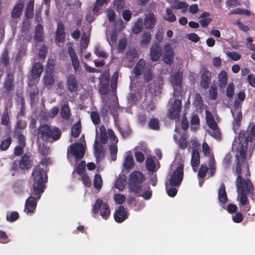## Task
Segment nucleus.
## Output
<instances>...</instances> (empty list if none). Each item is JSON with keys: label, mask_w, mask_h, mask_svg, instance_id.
Instances as JSON below:
<instances>
[{"label": "nucleus", "mask_w": 255, "mask_h": 255, "mask_svg": "<svg viewBox=\"0 0 255 255\" xmlns=\"http://www.w3.org/2000/svg\"><path fill=\"white\" fill-rule=\"evenodd\" d=\"M255 136V125L252 127L249 132L246 133L245 131H241L239 134L238 140H235L233 142L232 149L238 152L236 155L239 161L238 163H240V160L243 161L251 156V154L247 152L248 142L251 141Z\"/></svg>", "instance_id": "f257e3e1"}, {"label": "nucleus", "mask_w": 255, "mask_h": 255, "mask_svg": "<svg viewBox=\"0 0 255 255\" xmlns=\"http://www.w3.org/2000/svg\"><path fill=\"white\" fill-rule=\"evenodd\" d=\"M178 144L182 149L178 151L175 155L174 160L171 165L173 169V172L170 177L169 182L170 185L173 186L180 185L183 176V166L185 156L183 149L186 147V143L185 141V139L182 138Z\"/></svg>", "instance_id": "f03ea898"}, {"label": "nucleus", "mask_w": 255, "mask_h": 255, "mask_svg": "<svg viewBox=\"0 0 255 255\" xmlns=\"http://www.w3.org/2000/svg\"><path fill=\"white\" fill-rule=\"evenodd\" d=\"M49 159H43L41 162L34 168L33 173V189L34 195H37V199L40 198V193L44 192L45 183L47 180V165L49 163Z\"/></svg>", "instance_id": "7ed1b4c3"}, {"label": "nucleus", "mask_w": 255, "mask_h": 255, "mask_svg": "<svg viewBox=\"0 0 255 255\" xmlns=\"http://www.w3.org/2000/svg\"><path fill=\"white\" fill-rule=\"evenodd\" d=\"M242 165L237 163L236 167V173L238 175L236 180V186L238 191V198L240 205H245L247 204L248 199L247 195L253 191V186L249 180H245L241 177L242 174L241 170Z\"/></svg>", "instance_id": "20e7f679"}, {"label": "nucleus", "mask_w": 255, "mask_h": 255, "mask_svg": "<svg viewBox=\"0 0 255 255\" xmlns=\"http://www.w3.org/2000/svg\"><path fill=\"white\" fill-rule=\"evenodd\" d=\"M96 139L94 145L95 156L97 160L103 156V146L101 144L107 142L108 136L106 128L103 126L98 127L96 129Z\"/></svg>", "instance_id": "39448f33"}, {"label": "nucleus", "mask_w": 255, "mask_h": 255, "mask_svg": "<svg viewBox=\"0 0 255 255\" xmlns=\"http://www.w3.org/2000/svg\"><path fill=\"white\" fill-rule=\"evenodd\" d=\"M246 95L243 92H240L238 94V99L234 103L233 108L231 109V113L234 118L233 123V129L235 131L237 128L241 125L242 120V114L241 112L242 103L244 101Z\"/></svg>", "instance_id": "423d86ee"}, {"label": "nucleus", "mask_w": 255, "mask_h": 255, "mask_svg": "<svg viewBox=\"0 0 255 255\" xmlns=\"http://www.w3.org/2000/svg\"><path fill=\"white\" fill-rule=\"evenodd\" d=\"M80 140L83 142V143H74L68 148L67 157L71 164H73L72 156L75 157L76 160L82 158L85 154L86 144L84 137L82 136Z\"/></svg>", "instance_id": "0eeeda50"}, {"label": "nucleus", "mask_w": 255, "mask_h": 255, "mask_svg": "<svg viewBox=\"0 0 255 255\" xmlns=\"http://www.w3.org/2000/svg\"><path fill=\"white\" fill-rule=\"evenodd\" d=\"M144 179L143 175L139 171H134L130 175L128 184L129 190L135 193H140V183Z\"/></svg>", "instance_id": "6e6552de"}, {"label": "nucleus", "mask_w": 255, "mask_h": 255, "mask_svg": "<svg viewBox=\"0 0 255 255\" xmlns=\"http://www.w3.org/2000/svg\"><path fill=\"white\" fill-rule=\"evenodd\" d=\"M93 213L97 215L99 212L103 219H107L110 215V210L107 203L98 199L92 209Z\"/></svg>", "instance_id": "1a4fd4ad"}, {"label": "nucleus", "mask_w": 255, "mask_h": 255, "mask_svg": "<svg viewBox=\"0 0 255 255\" xmlns=\"http://www.w3.org/2000/svg\"><path fill=\"white\" fill-rule=\"evenodd\" d=\"M205 115L207 123L210 128V129L208 130L209 134L216 139L220 138V131L212 115L207 110L206 111Z\"/></svg>", "instance_id": "9d476101"}, {"label": "nucleus", "mask_w": 255, "mask_h": 255, "mask_svg": "<svg viewBox=\"0 0 255 255\" xmlns=\"http://www.w3.org/2000/svg\"><path fill=\"white\" fill-rule=\"evenodd\" d=\"M182 107V103L180 100L176 99L173 102L170 101L167 111V116L170 119H178L179 118Z\"/></svg>", "instance_id": "9b49d317"}, {"label": "nucleus", "mask_w": 255, "mask_h": 255, "mask_svg": "<svg viewBox=\"0 0 255 255\" xmlns=\"http://www.w3.org/2000/svg\"><path fill=\"white\" fill-rule=\"evenodd\" d=\"M133 73L136 77L144 73V79L147 82L149 81L152 79V74L149 70H146L145 62L142 59H139L136 63L134 67Z\"/></svg>", "instance_id": "f8f14e48"}, {"label": "nucleus", "mask_w": 255, "mask_h": 255, "mask_svg": "<svg viewBox=\"0 0 255 255\" xmlns=\"http://www.w3.org/2000/svg\"><path fill=\"white\" fill-rule=\"evenodd\" d=\"M202 150L204 154L208 156V164L210 169L209 173L212 176L215 171V162L214 158L212 155H210V148L209 145L206 142H204L202 144Z\"/></svg>", "instance_id": "ddd939ff"}, {"label": "nucleus", "mask_w": 255, "mask_h": 255, "mask_svg": "<svg viewBox=\"0 0 255 255\" xmlns=\"http://www.w3.org/2000/svg\"><path fill=\"white\" fill-rule=\"evenodd\" d=\"M174 49L170 44H166L164 46L162 60L167 64H171L174 59Z\"/></svg>", "instance_id": "4468645a"}, {"label": "nucleus", "mask_w": 255, "mask_h": 255, "mask_svg": "<svg viewBox=\"0 0 255 255\" xmlns=\"http://www.w3.org/2000/svg\"><path fill=\"white\" fill-rule=\"evenodd\" d=\"M156 18L155 15L152 12H148L145 14L144 18V25L146 29H152L156 25Z\"/></svg>", "instance_id": "2eb2a0df"}, {"label": "nucleus", "mask_w": 255, "mask_h": 255, "mask_svg": "<svg viewBox=\"0 0 255 255\" xmlns=\"http://www.w3.org/2000/svg\"><path fill=\"white\" fill-rule=\"evenodd\" d=\"M68 52L70 56L75 72H79L80 70V62L76 52L72 48L70 47L68 48Z\"/></svg>", "instance_id": "dca6fc26"}, {"label": "nucleus", "mask_w": 255, "mask_h": 255, "mask_svg": "<svg viewBox=\"0 0 255 255\" xmlns=\"http://www.w3.org/2000/svg\"><path fill=\"white\" fill-rule=\"evenodd\" d=\"M127 217V213L125 208L121 206L116 211L114 214V218L116 222H123Z\"/></svg>", "instance_id": "f3484780"}, {"label": "nucleus", "mask_w": 255, "mask_h": 255, "mask_svg": "<svg viewBox=\"0 0 255 255\" xmlns=\"http://www.w3.org/2000/svg\"><path fill=\"white\" fill-rule=\"evenodd\" d=\"M182 73L177 71L171 76V81L174 89L176 91H179L181 83Z\"/></svg>", "instance_id": "a211bd4d"}, {"label": "nucleus", "mask_w": 255, "mask_h": 255, "mask_svg": "<svg viewBox=\"0 0 255 255\" xmlns=\"http://www.w3.org/2000/svg\"><path fill=\"white\" fill-rule=\"evenodd\" d=\"M161 48L158 44H153L150 50L151 59L153 61H157L161 55Z\"/></svg>", "instance_id": "6ab92c4d"}, {"label": "nucleus", "mask_w": 255, "mask_h": 255, "mask_svg": "<svg viewBox=\"0 0 255 255\" xmlns=\"http://www.w3.org/2000/svg\"><path fill=\"white\" fill-rule=\"evenodd\" d=\"M36 199L32 196H30L26 200L24 211L27 213L33 212L36 208Z\"/></svg>", "instance_id": "aec40b11"}, {"label": "nucleus", "mask_w": 255, "mask_h": 255, "mask_svg": "<svg viewBox=\"0 0 255 255\" xmlns=\"http://www.w3.org/2000/svg\"><path fill=\"white\" fill-rule=\"evenodd\" d=\"M43 70V66L39 63H36L31 70V76L33 80L39 78Z\"/></svg>", "instance_id": "412c9836"}, {"label": "nucleus", "mask_w": 255, "mask_h": 255, "mask_svg": "<svg viewBox=\"0 0 255 255\" xmlns=\"http://www.w3.org/2000/svg\"><path fill=\"white\" fill-rule=\"evenodd\" d=\"M191 165L193 170L196 171V167L200 162V156L198 150L193 149L191 157Z\"/></svg>", "instance_id": "4be33fe9"}, {"label": "nucleus", "mask_w": 255, "mask_h": 255, "mask_svg": "<svg viewBox=\"0 0 255 255\" xmlns=\"http://www.w3.org/2000/svg\"><path fill=\"white\" fill-rule=\"evenodd\" d=\"M211 74L210 72L208 71L205 70L202 75L201 77V86L204 88H207L209 85V83L211 81Z\"/></svg>", "instance_id": "5701e85b"}, {"label": "nucleus", "mask_w": 255, "mask_h": 255, "mask_svg": "<svg viewBox=\"0 0 255 255\" xmlns=\"http://www.w3.org/2000/svg\"><path fill=\"white\" fill-rule=\"evenodd\" d=\"M65 38V29L64 26L61 23L58 24L56 30V40L59 43L63 42Z\"/></svg>", "instance_id": "b1692460"}, {"label": "nucleus", "mask_w": 255, "mask_h": 255, "mask_svg": "<svg viewBox=\"0 0 255 255\" xmlns=\"http://www.w3.org/2000/svg\"><path fill=\"white\" fill-rule=\"evenodd\" d=\"M127 184L126 177L125 175H120L115 183V187L119 191H122Z\"/></svg>", "instance_id": "393cba45"}, {"label": "nucleus", "mask_w": 255, "mask_h": 255, "mask_svg": "<svg viewBox=\"0 0 255 255\" xmlns=\"http://www.w3.org/2000/svg\"><path fill=\"white\" fill-rule=\"evenodd\" d=\"M67 84L68 89L71 91H75L76 90L78 84L73 75H70L67 78Z\"/></svg>", "instance_id": "a878e982"}, {"label": "nucleus", "mask_w": 255, "mask_h": 255, "mask_svg": "<svg viewBox=\"0 0 255 255\" xmlns=\"http://www.w3.org/2000/svg\"><path fill=\"white\" fill-rule=\"evenodd\" d=\"M20 167L23 169L29 168L31 166L30 156L28 155H24L20 161Z\"/></svg>", "instance_id": "bb28decb"}, {"label": "nucleus", "mask_w": 255, "mask_h": 255, "mask_svg": "<svg viewBox=\"0 0 255 255\" xmlns=\"http://www.w3.org/2000/svg\"><path fill=\"white\" fill-rule=\"evenodd\" d=\"M218 199L220 202L226 203L227 201V196L225 190V186L223 183L221 184L218 190Z\"/></svg>", "instance_id": "cd10ccee"}, {"label": "nucleus", "mask_w": 255, "mask_h": 255, "mask_svg": "<svg viewBox=\"0 0 255 255\" xmlns=\"http://www.w3.org/2000/svg\"><path fill=\"white\" fill-rule=\"evenodd\" d=\"M218 84L220 87H224L227 83L228 74L225 71H222L218 75Z\"/></svg>", "instance_id": "c85d7f7f"}, {"label": "nucleus", "mask_w": 255, "mask_h": 255, "mask_svg": "<svg viewBox=\"0 0 255 255\" xmlns=\"http://www.w3.org/2000/svg\"><path fill=\"white\" fill-rule=\"evenodd\" d=\"M51 129L47 125H41L39 128V134L43 138L47 139L50 136Z\"/></svg>", "instance_id": "c756f323"}, {"label": "nucleus", "mask_w": 255, "mask_h": 255, "mask_svg": "<svg viewBox=\"0 0 255 255\" xmlns=\"http://www.w3.org/2000/svg\"><path fill=\"white\" fill-rule=\"evenodd\" d=\"M118 108V104L116 101L114 102L112 107L108 106L107 104L104 105L102 110L101 113L102 116H105L106 114L109 111L111 113L114 115V111Z\"/></svg>", "instance_id": "7c9ffc66"}, {"label": "nucleus", "mask_w": 255, "mask_h": 255, "mask_svg": "<svg viewBox=\"0 0 255 255\" xmlns=\"http://www.w3.org/2000/svg\"><path fill=\"white\" fill-rule=\"evenodd\" d=\"M134 164V160L132 155L130 154H128L126 156L123 165L127 169H130L133 167Z\"/></svg>", "instance_id": "2f4dec72"}, {"label": "nucleus", "mask_w": 255, "mask_h": 255, "mask_svg": "<svg viewBox=\"0 0 255 255\" xmlns=\"http://www.w3.org/2000/svg\"><path fill=\"white\" fill-rule=\"evenodd\" d=\"M188 4L186 2L177 1L175 2L173 8L176 9H181L183 13H185L188 8Z\"/></svg>", "instance_id": "473e14b6"}, {"label": "nucleus", "mask_w": 255, "mask_h": 255, "mask_svg": "<svg viewBox=\"0 0 255 255\" xmlns=\"http://www.w3.org/2000/svg\"><path fill=\"white\" fill-rule=\"evenodd\" d=\"M163 19L168 22H172L176 20V16L170 8H166V13L163 16Z\"/></svg>", "instance_id": "72a5a7b5"}, {"label": "nucleus", "mask_w": 255, "mask_h": 255, "mask_svg": "<svg viewBox=\"0 0 255 255\" xmlns=\"http://www.w3.org/2000/svg\"><path fill=\"white\" fill-rule=\"evenodd\" d=\"M24 5L22 3H18L13 8L12 12L13 17L17 18L19 17L22 12Z\"/></svg>", "instance_id": "f704fd0d"}, {"label": "nucleus", "mask_w": 255, "mask_h": 255, "mask_svg": "<svg viewBox=\"0 0 255 255\" xmlns=\"http://www.w3.org/2000/svg\"><path fill=\"white\" fill-rule=\"evenodd\" d=\"M193 104L200 109L204 107L202 98L199 94L197 93L194 95Z\"/></svg>", "instance_id": "c9c22d12"}, {"label": "nucleus", "mask_w": 255, "mask_h": 255, "mask_svg": "<svg viewBox=\"0 0 255 255\" xmlns=\"http://www.w3.org/2000/svg\"><path fill=\"white\" fill-rule=\"evenodd\" d=\"M60 114L64 119L67 120L70 118L71 113L69 107L67 105H64L61 107Z\"/></svg>", "instance_id": "e433bc0d"}, {"label": "nucleus", "mask_w": 255, "mask_h": 255, "mask_svg": "<svg viewBox=\"0 0 255 255\" xmlns=\"http://www.w3.org/2000/svg\"><path fill=\"white\" fill-rule=\"evenodd\" d=\"M43 27L40 24H38L35 28V39L37 41H41L43 38Z\"/></svg>", "instance_id": "4c0bfd02"}, {"label": "nucleus", "mask_w": 255, "mask_h": 255, "mask_svg": "<svg viewBox=\"0 0 255 255\" xmlns=\"http://www.w3.org/2000/svg\"><path fill=\"white\" fill-rule=\"evenodd\" d=\"M142 20L141 19H138L135 22L134 26L132 27V32L135 34L140 33L142 28Z\"/></svg>", "instance_id": "58836bf2"}, {"label": "nucleus", "mask_w": 255, "mask_h": 255, "mask_svg": "<svg viewBox=\"0 0 255 255\" xmlns=\"http://www.w3.org/2000/svg\"><path fill=\"white\" fill-rule=\"evenodd\" d=\"M104 79L106 81L105 83H103V86L100 88V91L102 94H105L106 92V91L108 88V82H109L108 76H103L101 78V79H100L101 85H102L103 84V81Z\"/></svg>", "instance_id": "ea45409f"}, {"label": "nucleus", "mask_w": 255, "mask_h": 255, "mask_svg": "<svg viewBox=\"0 0 255 255\" xmlns=\"http://www.w3.org/2000/svg\"><path fill=\"white\" fill-rule=\"evenodd\" d=\"M81 132V124L80 122H77L72 127L71 129V135L73 137H77L79 136Z\"/></svg>", "instance_id": "a19ab883"}, {"label": "nucleus", "mask_w": 255, "mask_h": 255, "mask_svg": "<svg viewBox=\"0 0 255 255\" xmlns=\"http://www.w3.org/2000/svg\"><path fill=\"white\" fill-rule=\"evenodd\" d=\"M34 1L30 0L27 5L25 10L26 16L28 18L32 17L33 13Z\"/></svg>", "instance_id": "79ce46f5"}, {"label": "nucleus", "mask_w": 255, "mask_h": 255, "mask_svg": "<svg viewBox=\"0 0 255 255\" xmlns=\"http://www.w3.org/2000/svg\"><path fill=\"white\" fill-rule=\"evenodd\" d=\"M140 150L139 146H137L134 148L135 157L136 160L138 162H142L144 160V156L142 152L139 151Z\"/></svg>", "instance_id": "37998d69"}, {"label": "nucleus", "mask_w": 255, "mask_h": 255, "mask_svg": "<svg viewBox=\"0 0 255 255\" xmlns=\"http://www.w3.org/2000/svg\"><path fill=\"white\" fill-rule=\"evenodd\" d=\"M102 183L103 181L101 176L98 174H95L94 180L95 188L97 190H100L102 187Z\"/></svg>", "instance_id": "c03bdc74"}, {"label": "nucleus", "mask_w": 255, "mask_h": 255, "mask_svg": "<svg viewBox=\"0 0 255 255\" xmlns=\"http://www.w3.org/2000/svg\"><path fill=\"white\" fill-rule=\"evenodd\" d=\"M146 167L150 172H153L156 168L154 160L151 158H147L145 162Z\"/></svg>", "instance_id": "a18cd8bd"}, {"label": "nucleus", "mask_w": 255, "mask_h": 255, "mask_svg": "<svg viewBox=\"0 0 255 255\" xmlns=\"http://www.w3.org/2000/svg\"><path fill=\"white\" fill-rule=\"evenodd\" d=\"M114 4L117 10L121 12L125 7V0H115Z\"/></svg>", "instance_id": "49530a36"}, {"label": "nucleus", "mask_w": 255, "mask_h": 255, "mask_svg": "<svg viewBox=\"0 0 255 255\" xmlns=\"http://www.w3.org/2000/svg\"><path fill=\"white\" fill-rule=\"evenodd\" d=\"M108 3V0H97L94 4V6L93 8V11L95 13H97L100 7L104 5V4H106Z\"/></svg>", "instance_id": "de8ad7c7"}, {"label": "nucleus", "mask_w": 255, "mask_h": 255, "mask_svg": "<svg viewBox=\"0 0 255 255\" xmlns=\"http://www.w3.org/2000/svg\"><path fill=\"white\" fill-rule=\"evenodd\" d=\"M107 39L110 44L112 46L116 44L117 41V36L115 32H112L109 34L107 33Z\"/></svg>", "instance_id": "09e8293b"}, {"label": "nucleus", "mask_w": 255, "mask_h": 255, "mask_svg": "<svg viewBox=\"0 0 255 255\" xmlns=\"http://www.w3.org/2000/svg\"><path fill=\"white\" fill-rule=\"evenodd\" d=\"M155 85V89L154 90V92L155 95L158 94L160 93V89L162 88L163 83L162 80L161 78H158L157 81H154Z\"/></svg>", "instance_id": "8fccbe9b"}, {"label": "nucleus", "mask_w": 255, "mask_h": 255, "mask_svg": "<svg viewBox=\"0 0 255 255\" xmlns=\"http://www.w3.org/2000/svg\"><path fill=\"white\" fill-rule=\"evenodd\" d=\"M150 34L148 32H145L143 34L142 36L141 40L140 41V44L143 46L146 45L150 42Z\"/></svg>", "instance_id": "3c124183"}, {"label": "nucleus", "mask_w": 255, "mask_h": 255, "mask_svg": "<svg viewBox=\"0 0 255 255\" xmlns=\"http://www.w3.org/2000/svg\"><path fill=\"white\" fill-rule=\"evenodd\" d=\"M226 54L228 57L234 61H238L241 57L240 53L235 52H227Z\"/></svg>", "instance_id": "603ef678"}, {"label": "nucleus", "mask_w": 255, "mask_h": 255, "mask_svg": "<svg viewBox=\"0 0 255 255\" xmlns=\"http://www.w3.org/2000/svg\"><path fill=\"white\" fill-rule=\"evenodd\" d=\"M61 135L60 131L56 128H53L51 129L50 135L54 140H56L59 138Z\"/></svg>", "instance_id": "864d4df0"}, {"label": "nucleus", "mask_w": 255, "mask_h": 255, "mask_svg": "<svg viewBox=\"0 0 255 255\" xmlns=\"http://www.w3.org/2000/svg\"><path fill=\"white\" fill-rule=\"evenodd\" d=\"M45 85L50 86L52 85L54 82V79L51 75V73H46L44 79Z\"/></svg>", "instance_id": "5fc2aeb1"}, {"label": "nucleus", "mask_w": 255, "mask_h": 255, "mask_svg": "<svg viewBox=\"0 0 255 255\" xmlns=\"http://www.w3.org/2000/svg\"><path fill=\"white\" fill-rule=\"evenodd\" d=\"M89 42V34H83L81 40V47L83 48H86Z\"/></svg>", "instance_id": "6e6d98bb"}, {"label": "nucleus", "mask_w": 255, "mask_h": 255, "mask_svg": "<svg viewBox=\"0 0 255 255\" xmlns=\"http://www.w3.org/2000/svg\"><path fill=\"white\" fill-rule=\"evenodd\" d=\"M11 142L10 137H7L5 140H3L0 145V148L2 150H5L8 148Z\"/></svg>", "instance_id": "4d7b16f0"}, {"label": "nucleus", "mask_w": 255, "mask_h": 255, "mask_svg": "<svg viewBox=\"0 0 255 255\" xmlns=\"http://www.w3.org/2000/svg\"><path fill=\"white\" fill-rule=\"evenodd\" d=\"M126 199L125 196L121 194H116L114 196V200L117 204H121L123 203Z\"/></svg>", "instance_id": "13d9d810"}, {"label": "nucleus", "mask_w": 255, "mask_h": 255, "mask_svg": "<svg viewBox=\"0 0 255 255\" xmlns=\"http://www.w3.org/2000/svg\"><path fill=\"white\" fill-rule=\"evenodd\" d=\"M91 118L93 123L95 125H98L100 123V119L99 114L97 112H92L91 113Z\"/></svg>", "instance_id": "bf43d9fd"}, {"label": "nucleus", "mask_w": 255, "mask_h": 255, "mask_svg": "<svg viewBox=\"0 0 255 255\" xmlns=\"http://www.w3.org/2000/svg\"><path fill=\"white\" fill-rule=\"evenodd\" d=\"M86 162L82 161L80 162L78 166L75 169L77 173L80 175L82 174L85 170Z\"/></svg>", "instance_id": "052dcab7"}, {"label": "nucleus", "mask_w": 255, "mask_h": 255, "mask_svg": "<svg viewBox=\"0 0 255 255\" xmlns=\"http://www.w3.org/2000/svg\"><path fill=\"white\" fill-rule=\"evenodd\" d=\"M209 98L212 100H215L217 96V89L216 87L211 86L209 91Z\"/></svg>", "instance_id": "680f3d73"}, {"label": "nucleus", "mask_w": 255, "mask_h": 255, "mask_svg": "<svg viewBox=\"0 0 255 255\" xmlns=\"http://www.w3.org/2000/svg\"><path fill=\"white\" fill-rule=\"evenodd\" d=\"M111 151V158L112 160L114 161L116 159V154L117 153V147L115 144H113L110 146Z\"/></svg>", "instance_id": "e2e57ef3"}, {"label": "nucleus", "mask_w": 255, "mask_h": 255, "mask_svg": "<svg viewBox=\"0 0 255 255\" xmlns=\"http://www.w3.org/2000/svg\"><path fill=\"white\" fill-rule=\"evenodd\" d=\"M149 127L152 129H157L159 128V123L157 119H153L149 123Z\"/></svg>", "instance_id": "0e129e2a"}, {"label": "nucleus", "mask_w": 255, "mask_h": 255, "mask_svg": "<svg viewBox=\"0 0 255 255\" xmlns=\"http://www.w3.org/2000/svg\"><path fill=\"white\" fill-rule=\"evenodd\" d=\"M207 171V167L206 165L202 164L199 170L198 176L200 178H203L205 176Z\"/></svg>", "instance_id": "69168bd1"}, {"label": "nucleus", "mask_w": 255, "mask_h": 255, "mask_svg": "<svg viewBox=\"0 0 255 255\" xmlns=\"http://www.w3.org/2000/svg\"><path fill=\"white\" fill-rule=\"evenodd\" d=\"M234 93V85L233 83H230L227 88L226 95L228 97H232Z\"/></svg>", "instance_id": "338daca9"}, {"label": "nucleus", "mask_w": 255, "mask_h": 255, "mask_svg": "<svg viewBox=\"0 0 255 255\" xmlns=\"http://www.w3.org/2000/svg\"><path fill=\"white\" fill-rule=\"evenodd\" d=\"M186 38L193 42H197L199 40V36L195 33H191L186 35Z\"/></svg>", "instance_id": "774afa93"}]
</instances>
